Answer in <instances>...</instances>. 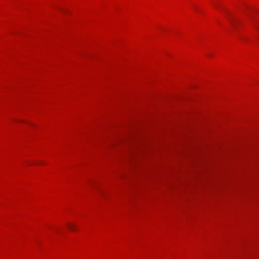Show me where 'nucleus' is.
<instances>
[{
    "mask_svg": "<svg viewBox=\"0 0 259 259\" xmlns=\"http://www.w3.org/2000/svg\"><path fill=\"white\" fill-rule=\"evenodd\" d=\"M68 227L69 228V229L71 230V231H74V226L72 224H69L68 225Z\"/></svg>",
    "mask_w": 259,
    "mask_h": 259,
    "instance_id": "obj_1",
    "label": "nucleus"
},
{
    "mask_svg": "<svg viewBox=\"0 0 259 259\" xmlns=\"http://www.w3.org/2000/svg\"><path fill=\"white\" fill-rule=\"evenodd\" d=\"M229 18V21H230V23H231L233 25H234V22L233 20H232V19H231V18Z\"/></svg>",
    "mask_w": 259,
    "mask_h": 259,
    "instance_id": "obj_2",
    "label": "nucleus"
},
{
    "mask_svg": "<svg viewBox=\"0 0 259 259\" xmlns=\"http://www.w3.org/2000/svg\"><path fill=\"white\" fill-rule=\"evenodd\" d=\"M214 6L217 8H219L220 7H221V6H219L217 5H214Z\"/></svg>",
    "mask_w": 259,
    "mask_h": 259,
    "instance_id": "obj_3",
    "label": "nucleus"
}]
</instances>
